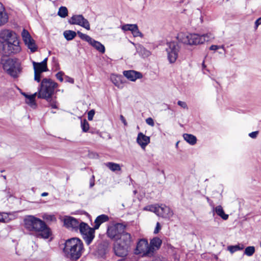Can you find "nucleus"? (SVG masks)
I'll return each mask as SVG.
<instances>
[{"label":"nucleus","instance_id":"a19ab883","mask_svg":"<svg viewBox=\"0 0 261 261\" xmlns=\"http://www.w3.org/2000/svg\"><path fill=\"white\" fill-rule=\"evenodd\" d=\"M64 75V73L62 71L58 72L56 75L57 79L58 80H59L60 82H62L63 81V80H64L63 76Z\"/></svg>","mask_w":261,"mask_h":261},{"label":"nucleus","instance_id":"412c9836","mask_svg":"<svg viewBox=\"0 0 261 261\" xmlns=\"http://www.w3.org/2000/svg\"><path fill=\"white\" fill-rule=\"evenodd\" d=\"M109 220V218L108 216L105 214L97 216L94 222V225L93 228L94 230L98 229L102 223L108 221Z\"/></svg>","mask_w":261,"mask_h":261},{"label":"nucleus","instance_id":"c85d7f7f","mask_svg":"<svg viewBox=\"0 0 261 261\" xmlns=\"http://www.w3.org/2000/svg\"><path fill=\"white\" fill-rule=\"evenodd\" d=\"M105 165L110 170L113 172L121 170L120 166L118 164L113 162H108Z\"/></svg>","mask_w":261,"mask_h":261},{"label":"nucleus","instance_id":"f03ea898","mask_svg":"<svg viewBox=\"0 0 261 261\" xmlns=\"http://www.w3.org/2000/svg\"><path fill=\"white\" fill-rule=\"evenodd\" d=\"M65 256L71 261L78 260L84 251L83 242L77 238L66 240L63 249Z\"/></svg>","mask_w":261,"mask_h":261},{"label":"nucleus","instance_id":"a878e982","mask_svg":"<svg viewBox=\"0 0 261 261\" xmlns=\"http://www.w3.org/2000/svg\"><path fill=\"white\" fill-rule=\"evenodd\" d=\"M90 45L101 53L105 52V47L100 42L93 39Z\"/></svg>","mask_w":261,"mask_h":261},{"label":"nucleus","instance_id":"2eb2a0df","mask_svg":"<svg viewBox=\"0 0 261 261\" xmlns=\"http://www.w3.org/2000/svg\"><path fill=\"white\" fill-rule=\"evenodd\" d=\"M0 38L4 41L5 43H7L18 38L16 34L14 32L10 30L5 29L1 31Z\"/></svg>","mask_w":261,"mask_h":261},{"label":"nucleus","instance_id":"c9c22d12","mask_svg":"<svg viewBox=\"0 0 261 261\" xmlns=\"http://www.w3.org/2000/svg\"><path fill=\"white\" fill-rule=\"evenodd\" d=\"M132 33L135 37H138V36H140V37L143 36L142 34L139 31L138 25L136 24H135V25L134 27V29L132 30Z\"/></svg>","mask_w":261,"mask_h":261},{"label":"nucleus","instance_id":"423d86ee","mask_svg":"<svg viewBox=\"0 0 261 261\" xmlns=\"http://www.w3.org/2000/svg\"><path fill=\"white\" fill-rule=\"evenodd\" d=\"M57 87V83H41L38 97L44 98L48 101L54 94L55 89Z\"/></svg>","mask_w":261,"mask_h":261},{"label":"nucleus","instance_id":"c756f323","mask_svg":"<svg viewBox=\"0 0 261 261\" xmlns=\"http://www.w3.org/2000/svg\"><path fill=\"white\" fill-rule=\"evenodd\" d=\"M63 35L65 39L68 40H72L76 35V33L71 30H66L64 32Z\"/></svg>","mask_w":261,"mask_h":261},{"label":"nucleus","instance_id":"6ab92c4d","mask_svg":"<svg viewBox=\"0 0 261 261\" xmlns=\"http://www.w3.org/2000/svg\"><path fill=\"white\" fill-rule=\"evenodd\" d=\"M173 215V213L170 207L163 204L160 205L158 216L163 218H170Z\"/></svg>","mask_w":261,"mask_h":261},{"label":"nucleus","instance_id":"20e7f679","mask_svg":"<svg viewBox=\"0 0 261 261\" xmlns=\"http://www.w3.org/2000/svg\"><path fill=\"white\" fill-rule=\"evenodd\" d=\"M131 236L129 233H125L122 237V240L114 244L113 250L115 254L121 257H126L130 248Z\"/></svg>","mask_w":261,"mask_h":261},{"label":"nucleus","instance_id":"f8f14e48","mask_svg":"<svg viewBox=\"0 0 261 261\" xmlns=\"http://www.w3.org/2000/svg\"><path fill=\"white\" fill-rule=\"evenodd\" d=\"M70 24H76L90 30V25L88 20L85 18L82 15H73L69 20Z\"/></svg>","mask_w":261,"mask_h":261},{"label":"nucleus","instance_id":"cd10ccee","mask_svg":"<svg viewBox=\"0 0 261 261\" xmlns=\"http://www.w3.org/2000/svg\"><path fill=\"white\" fill-rule=\"evenodd\" d=\"M244 246L243 244H239L236 245H231L227 247V250L231 253L239 250H242L244 249Z\"/></svg>","mask_w":261,"mask_h":261},{"label":"nucleus","instance_id":"052dcab7","mask_svg":"<svg viewBox=\"0 0 261 261\" xmlns=\"http://www.w3.org/2000/svg\"><path fill=\"white\" fill-rule=\"evenodd\" d=\"M202 67H203V68H205V66L204 65V62H203V63H202Z\"/></svg>","mask_w":261,"mask_h":261},{"label":"nucleus","instance_id":"39448f33","mask_svg":"<svg viewBox=\"0 0 261 261\" xmlns=\"http://www.w3.org/2000/svg\"><path fill=\"white\" fill-rule=\"evenodd\" d=\"M3 68L8 74L17 77L21 71L20 64L17 59H8L3 63Z\"/></svg>","mask_w":261,"mask_h":261},{"label":"nucleus","instance_id":"864d4df0","mask_svg":"<svg viewBox=\"0 0 261 261\" xmlns=\"http://www.w3.org/2000/svg\"><path fill=\"white\" fill-rule=\"evenodd\" d=\"M65 82H73V79L70 77H68L67 76H65Z\"/></svg>","mask_w":261,"mask_h":261},{"label":"nucleus","instance_id":"7ed1b4c3","mask_svg":"<svg viewBox=\"0 0 261 261\" xmlns=\"http://www.w3.org/2000/svg\"><path fill=\"white\" fill-rule=\"evenodd\" d=\"M177 38L179 41L189 45H197L202 44L205 41H208L214 38L213 34H206L200 35L197 34H188L180 33L178 34Z\"/></svg>","mask_w":261,"mask_h":261},{"label":"nucleus","instance_id":"393cba45","mask_svg":"<svg viewBox=\"0 0 261 261\" xmlns=\"http://www.w3.org/2000/svg\"><path fill=\"white\" fill-rule=\"evenodd\" d=\"M136 48L137 52L143 58L147 57L150 55V52L141 44H138Z\"/></svg>","mask_w":261,"mask_h":261},{"label":"nucleus","instance_id":"ddd939ff","mask_svg":"<svg viewBox=\"0 0 261 261\" xmlns=\"http://www.w3.org/2000/svg\"><path fill=\"white\" fill-rule=\"evenodd\" d=\"M4 48L8 55L19 53L21 48L19 46V41L18 38L7 43H5Z\"/></svg>","mask_w":261,"mask_h":261},{"label":"nucleus","instance_id":"f704fd0d","mask_svg":"<svg viewBox=\"0 0 261 261\" xmlns=\"http://www.w3.org/2000/svg\"><path fill=\"white\" fill-rule=\"evenodd\" d=\"M81 127L83 132H87L89 129V124L86 119L81 120Z\"/></svg>","mask_w":261,"mask_h":261},{"label":"nucleus","instance_id":"9b49d317","mask_svg":"<svg viewBox=\"0 0 261 261\" xmlns=\"http://www.w3.org/2000/svg\"><path fill=\"white\" fill-rule=\"evenodd\" d=\"M47 58H46L40 63L33 62L34 80L35 81L40 82L41 73L47 70Z\"/></svg>","mask_w":261,"mask_h":261},{"label":"nucleus","instance_id":"0eeeda50","mask_svg":"<svg viewBox=\"0 0 261 261\" xmlns=\"http://www.w3.org/2000/svg\"><path fill=\"white\" fill-rule=\"evenodd\" d=\"M125 226L121 223H116L114 225L109 226L107 228V234L109 238L112 240H122V237L125 233H128L124 231Z\"/></svg>","mask_w":261,"mask_h":261},{"label":"nucleus","instance_id":"6e6552de","mask_svg":"<svg viewBox=\"0 0 261 261\" xmlns=\"http://www.w3.org/2000/svg\"><path fill=\"white\" fill-rule=\"evenodd\" d=\"M79 229L87 245H90L95 237V230L94 228H91L88 224L82 222L80 223Z\"/></svg>","mask_w":261,"mask_h":261},{"label":"nucleus","instance_id":"13d9d810","mask_svg":"<svg viewBox=\"0 0 261 261\" xmlns=\"http://www.w3.org/2000/svg\"><path fill=\"white\" fill-rule=\"evenodd\" d=\"M152 261H162L160 257H155Z\"/></svg>","mask_w":261,"mask_h":261},{"label":"nucleus","instance_id":"5701e85b","mask_svg":"<svg viewBox=\"0 0 261 261\" xmlns=\"http://www.w3.org/2000/svg\"><path fill=\"white\" fill-rule=\"evenodd\" d=\"M214 215L215 212L220 216L222 219L226 220L228 218V215L225 214L224 211L221 205L217 206L216 207H213Z\"/></svg>","mask_w":261,"mask_h":261},{"label":"nucleus","instance_id":"72a5a7b5","mask_svg":"<svg viewBox=\"0 0 261 261\" xmlns=\"http://www.w3.org/2000/svg\"><path fill=\"white\" fill-rule=\"evenodd\" d=\"M255 252V247L254 246H248L244 250V254L251 256Z\"/></svg>","mask_w":261,"mask_h":261},{"label":"nucleus","instance_id":"a211bd4d","mask_svg":"<svg viewBox=\"0 0 261 261\" xmlns=\"http://www.w3.org/2000/svg\"><path fill=\"white\" fill-rule=\"evenodd\" d=\"M123 75L129 80L134 82L137 79L142 77V74L135 70H126L123 71Z\"/></svg>","mask_w":261,"mask_h":261},{"label":"nucleus","instance_id":"ea45409f","mask_svg":"<svg viewBox=\"0 0 261 261\" xmlns=\"http://www.w3.org/2000/svg\"><path fill=\"white\" fill-rule=\"evenodd\" d=\"M48 101L49 102V105L52 108L57 109L58 108L56 105V101L53 98L51 97Z\"/></svg>","mask_w":261,"mask_h":261},{"label":"nucleus","instance_id":"e433bc0d","mask_svg":"<svg viewBox=\"0 0 261 261\" xmlns=\"http://www.w3.org/2000/svg\"><path fill=\"white\" fill-rule=\"evenodd\" d=\"M135 24H125L121 26V29L124 31H130L132 32Z\"/></svg>","mask_w":261,"mask_h":261},{"label":"nucleus","instance_id":"a18cd8bd","mask_svg":"<svg viewBox=\"0 0 261 261\" xmlns=\"http://www.w3.org/2000/svg\"><path fill=\"white\" fill-rule=\"evenodd\" d=\"M258 133V131L251 132L249 134V136L252 139H255L257 137Z\"/></svg>","mask_w":261,"mask_h":261},{"label":"nucleus","instance_id":"6e6d98bb","mask_svg":"<svg viewBox=\"0 0 261 261\" xmlns=\"http://www.w3.org/2000/svg\"><path fill=\"white\" fill-rule=\"evenodd\" d=\"M41 82H53V81L50 79L44 78Z\"/></svg>","mask_w":261,"mask_h":261},{"label":"nucleus","instance_id":"9d476101","mask_svg":"<svg viewBox=\"0 0 261 261\" xmlns=\"http://www.w3.org/2000/svg\"><path fill=\"white\" fill-rule=\"evenodd\" d=\"M135 253L142 254V256H148L152 253V249L149 247L147 240L141 239L138 242L135 250Z\"/></svg>","mask_w":261,"mask_h":261},{"label":"nucleus","instance_id":"473e14b6","mask_svg":"<svg viewBox=\"0 0 261 261\" xmlns=\"http://www.w3.org/2000/svg\"><path fill=\"white\" fill-rule=\"evenodd\" d=\"M58 15L61 18H65L68 15V10L66 7L61 6L59 8Z\"/></svg>","mask_w":261,"mask_h":261},{"label":"nucleus","instance_id":"b1692460","mask_svg":"<svg viewBox=\"0 0 261 261\" xmlns=\"http://www.w3.org/2000/svg\"><path fill=\"white\" fill-rule=\"evenodd\" d=\"M162 243V240L158 237L153 238L151 240L149 247L152 249V253L155 250L158 249L160 247Z\"/></svg>","mask_w":261,"mask_h":261},{"label":"nucleus","instance_id":"e2e57ef3","mask_svg":"<svg viewBox=\"0 0 261 261\" xmlns=\"http://www.w3.org/2000/svg\"><path fill=\"white\" fill-rule=\"evenodd\" d=\"M134 193H136V191H134Z\"/></svg>","mask_w":261,"mask_h":261},{"label":"nucleus","instance_id":"1a4fd4ad","mask_svg":"<svg viewBox=\"0 0 261 261\" xmlns=\"http://www.w3.org/2000/svg\"><path fill=\"white\" fill-rule=\"evenodd\" d=\"M179 48L178 43L176 42L167 43L166 50L167 53L168 59L170 63H174L176 61Z\"/></svg>","mask_w":261,"mask_h":261},{"label":"nucleus","instance_id":"680f3d73","mask_svg":"<svg viewBox=\"0 0 261 261\" xmlns=\"http://www.w3.org/2000/svg\"><path fill=\"white\" fill-rule=\"evenodd\" d=\"M4 178L6 179V176H3Z\"/></svg>","mask_w":261,"mask_h":261},{"label":"nucleus","instance_id":"f257e3e1","mask_svg":"<svg viewBox=\"0 0 261 261\" xmlns=\"http://www.w3.org/2000/svg\"><path fill=\"white\" fill-rule=\"evenodd\" d=\"M24 228L39 238L48 239L51 234L50 228L43 220L30 215L24 219Z\"/></svg>","mask_w":261,"mask_h":261},{"label":"nucleus","instance_id":"4c0bfd02","mask_svg":"<svg viewBox=\"0 0 261 261\" xmlns=\"http://www.w3.org/2000/svg\"><path fill=\"white\" fill-rule=\"evenodd\" d=\"M9 221L8 214L6 213H0V222H8Z\"/></svg>","mask_w":261,"mask_h":261},{"label":"nucleus","instance_id":"aec40b11","mask_svg":"<svg viewBox=\"0 0 261 261\" xmlns=\"http://www.w3.org/2000/svg\"><path fill=\"white\" fill-rule=\"evenodd\" d=\"M137 142L140 145L142 149H145L146 146L150 142V138L144 135L142 133L138 134Z\"/></svg>","mask_w":261,"mask_h":261},{"label":"nucleus","instance_id":"79ce46f5","mask_svg":"<svg viewBox=\"0 0 261 261\" xmlns=\"http://www.w3.org/2000/svg\"><path fill=\"white\" fill-rule=\"evenodd\" d=\"M95 114V111L91 110L88 113V119L89 120L91 121L93 120V116Z\"/></svg>","mask_w":261,"mask_h":261},{"label":"nucleus","instance_id":"3c124183","mask_svg":"<svg viewBox=\"0 0 261 261\" xmlns=\"http://www.w3.org/2000/svg\"><path fill=\"white\" fill-rule=\"evenodd\" d=\"M219 48H220V47L218 45H212L210 47V49L212 50H216L218 49H219Z\"/></svg>","mask_w":261,"mask_h":261},{"label":"nucleus","instance_id":"49530a36","mask_svg":"<svg viewBox=\"0 0 261 261\" xmlns=\"http://www.w3.org/2000/svg\"><path fill=\"white\" fill-rule=\"evenodd\" d=\"M254 24H255L254 29H255V30H256L257 29L258 27L260 24H261V17L256 20V21H255Z\"/></svg>","mask_w":261,"mask_h":261},{"label":"nucleus","instance_id":"f3484780","mask_svg":"<svg viewBox=\"0 0 261 261\" xmlns=\"http://www.w3.org/2000/svg\"><path fill=\"white\" fill-rule=\"evenodd\" d=\"M64 224L66 227L74 230H77L80 225V223L77 219L69 216L64 218Z\"/></svg>","mask_w":261,"mask_h":261},{"label":"nucleus","instance_id":"4468645a","mask_svg":"<svg viewBox=\"0 0 261 261\" xmlns=\"http://www.w3.org/2000/svg\"><path fill=\"white\" fill-rule=\"evenodd\" d=\"M21 36L25 44L32 53L35 52L37 50V47L34 40L32 38L29 32L23 29L21 33Z\"/></svg>","mask_w":261,"mask_h":261},{"label":"nucleus","instance_id":"8fccbe9b","mask_svg":"<svg viewBox=\"0 0 261 261\" xmlns=\"http://www.w3.org/2000/svg\"><path fill=\"white\" fill-rule=\"evenodd\" d=\"M116 87L119 89H121L123 87L124 83H113Z\"/></svg>","mask_w":261,"mask_h":261},{"label":"nucleus","instance_id":"5fc2aeb1","mask_svg":"<svg viewBox=\"0 0 261 261\" xmlns=\"http://www.w3.org/2000/svg\"><path fill=\"white\" fill-rule=\"evenodd\" d=\"M116 78L117 79H115V81L116 82H122V78H123V76L121 75H116Z\"/></svg>","mask_w":261,"mask_h":261},{"label":"nucleus","instance_id":"de8ad7c7","mask_svg":"<svg viewBox=\"0 0 261 261\" xmlns=\"http://www.w3.org/2000/svg\"><path fill=\"white\" fill-rule=\"evenodd\" d=\"M95 177L94 175H92L90 179V188L93 187L95 185Z\"/></svg>","mask_w":261,"mask_h":261},{"label":"nucleus","instance_id":"603ef678","mask_svg":"<svg viewBox=\"0 0 261 261\" xmlns=\"http://www.w3.org/2000/svg\"><path fill=\"white\" fill-rule=\"evenodd\" d=\"M120 120H121L122 123L124 124V125L125 126H127V123L125 118L122 115H120Z\"/></svg>","mask_w":261,"mask_h":261},{"label":"nucleus","instance_id":"c03bdc74","mask_svg":"<svg viewBox=\"0 0 261 261\" xmlns=\"http://www.w3.org/2000/svg\"><path fill=\"white\" fill-rule=\"evenodd\" d=\"M177 105L184 109H188L187 105L185 101L179 100L177 101Z\"/></svg>","mask_w":261,"mask_h":261},{"label":"nucleus","instance_id":"37998d69","mask_svg":"<svg viewBox=\"0 0 261 261\" xmlns=\"http://www.w3.org/2000/svg\"><path fill=\"white\" fill-rule=\"evenodd\" d=\"M146 121V123L151 126H154V120H153V119L151 117H149L148 118H147L145 120Z\"/></svg>","mask_w":261,"mask_h":261},{"label":"nucleus","instance_id":"bb28decb","mask_svg":"<svg viewBox=\"0 0 261 261\" xmlns=\"http://www.w3.org/2000/svg\"><path fill=\"white\" fill-rule=\"evenodd\" d=\"M183 137L185 141L192 145L195 144L196 143V137L193 135L184 134L183 135Z\"/></svg>","mask_w":261,"mask_h":261},{"label":"nucleus","instance_id":"09e8293b","mask_svg":"<svg viewBox=\"0 0 261 261\" xmlns=\"http://www.w3.org/2000/svg\"><path fill=\"white\" fill-rule=\"evenodd\" d=\"M160 229H161V226H160V223L157 222L156 227L154 230V233H155V234L158 233Z\"/></svg>","mask_w":261,"mask_h":261},{"label":"nucleus","instance_id":"4d7b16f0","mask_svg":"<svg viewBox=\"0 0 261 261\" xmlns=\"http://www.w3.org/2000/svg\"><path fill=\"white\" fill-rule=\"evenodd\" d=\"M165 110H171L170 106L168 105L165 104Z\"/></svg>","mask_w":261,"mask_h":261},{"label":"nucleus","instance_id":"bf43d9fd","mask_svg":"<svg viewBox=\"0 0 261 261\" xmlns=\"http://www.w3.org/2000/svg\"><path fill=\"white\" fill-rule=\"evenodd\" d=\"M48 195V193L47 192H43L41 194V196L42 197H44V196H46Z\"/></svg>","mask_w":261,"mask_h":261},{"label":"nucleus","instance_id":"4be33fe9","mask_svg":"<svg viewBox=\"0 0 261 261\" xmlns=\"http://www.w3.org/2000/svg\"><path fill=\"white\" fill-rule=\"evenodd\" d=\"M8 20V16L5 11V8L0 3V26L5 24Z\"/></svg>","mask_w":261,"mask_h":261},{"label":"nucleus","instance_id":"dca6fc26","mask_svg":"<svg viewBox=\"0 0 261 261\" xmlns=\"http://www.w3.org/2000/svg\"><path fill=\"white\" fill-rule=\"evenodd\" d=\"M20 93L25 98V102L28 106H29L33 109H35L37 108V105L35 100L36 97L37 95V92H35V93L31 95H29L22 91L20 92Z\"/></svg>","mask_w":261,"mask_h":261},{"label":"nucleus","instance_id":"58836bf2","mask_svg":"<svg viewBox=\"0 0 261 261\" xmlns=\"http://www.w3.org/2000/svg\"><path fill=\"white\" fill-rule=\"evenodd\" d=\"M43 218L50 221H54L56 220V217L55 216L51 215H45L43 216Z\"/></svg>","mask_w":261,"mask_h":261},{"label":"nucleus","instance_id":"2f4dec72","mask_svg":"<svg viewBox=\"0 0 261 261\" xmlns=\"http://www.w3.org/2000/svg\"><path fill=\"white\" fill-rule=\"evenodd\" d=\"M159 206L160 205L156 204L150 205L145 207L144 210L153 212L158 216L159 213Z\"/></svg>","mask_w":261,"mask_h":261},{"label":"nucleus","instance_id":"7c9ffc66","mask_svg":"<svg viewBox=\"0 0 261 261\" xmlns=\"http://www.w3.org/2000/svg\"><path fill=\"white\" fill-rule=\"evenodd\" d=\"M77 34L78 36H79V37L81 39L88 42L89 44H90L91 43V42H92V41L93 40V38H92L91 37H90L88 35L84 34V33L81 32L80 31H77Z\"/></svg>","mask_w":261,"mask_h":261}]
</instances>
